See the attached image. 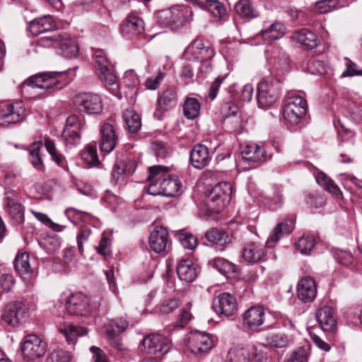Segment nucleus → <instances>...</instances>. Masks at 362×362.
I'll return each instance as SVG.
<instances>
[{"instance_id": "1", "label": "nucleus", "mask_w": 362, "mask_h": 362, "mask_svg": "<svg viewBox=\"0 0 362 362\" xmlns=\"http://www.w3.org/2000/svg\"><path fill=\"white\" fill-rule=\"evenodd\" d=\"M170 168L162 165H154L148 168V175L146 180L151 182L147 193L153 195L175 197L182 189V182L175 175L168 174Z\"/></svg>"}, {"instance_id": "2", "label": "nucleus", "mask_w": 362, "mask_h": 362, "mask_svg": "<svg viewBox=\"0 0 362 362\" xmlns=\"http://www.w3.org/2000/svg\"><path fill=\"white\" fill-rule=\"evenodd\" d=\"M157 19L160 25L176 30L193 21V11L188 6H175L160 11Z\"/></svg>"}, {"instance_id": "3", "label": "nucleus", "mask_w": 362, "mask_h": 362, "mask_svg": "<svg viewBox=\"0 0 362 362\" xmlns=\"http://www.w3.org/2000/svg\"><path fill=\"white\" fill-rule=\"evenodd\" d=\"M38 43L43 47H58L61 49L62 54L68 58L75 57L78 53L77 42L64 32L42 37L39 40Z\"/></svg>"}, {"instance_id": "4", "label": "nucleus", "mask_w": 362, "mask_h": 362, "mask_svg": "<svg viewBox=\"0 0 362 362\" xmlns=\"http://www.w3.org/2000/svg\"><path fill=\"white\" fill-rule=\"evenodd\" d=\"M308 109L305 99L301 96H290L284 105L283 116L284 119L290 125V128L296 129L300 127L303 118L305 117Z\"/></svg>"}, {"instance_id": "5", "label": "nucleus", "mask_w": 362, "mask_h": 362, "mask_svg": "<svg viewBox=\"0 0 362 362\" xmlns=\"http://www.w3.org/2000/svg\"><path fill=\"white\" fill-rule=\"evenodd\" d=\"M232 186L229 182H219L214 186L206 200L207 209L211 213H220L230 202Z\"/></svg>"}, {"instance_id": "6", "label": "nucleus", "mask_w": 362, "mask_h": 362, "mask_svg": "<svg viewBox=\"0 0 362 362\" xmlns=\"http://www.w3.org/2000/svg\"><path fill=\"white\" fill-rule=\"evenodd\" d=\"M282 90V83L276 78L262 81L257 86V103L265 108L273 105L279 98Z\"/></svg>"}, {"instance_id": "7", "label": "nucleus", "mask_w": 362, "mask_h": 362, "mask_svg": "<svg viewBox=\"0 0 362 362\" xmlns=\"http://www.w3.org/2000/svg\"><path fill=\"white\" fill-rule=\"evenodd\" d=\"M66 71L42 72L30 76L25 83L40 88L50 89L57 87L59 89L66 83Z\"/></svg>"}, {"instance_id": "8", "label": "nucleus", "mask_w": 362, "mask_h": 362, "mask_svg": "<svg viewBox=\"0 0 362 362\" xmlns=\"http://www.w3.org/2000/svg\"><path fill=\"white\" fill-rule=\"evenodd\" d=\"M28 317V309L22 302H11L5 305L2 315V320L11 327L21 325Z\"/></svg>"}, {"instance_id": "9", "label": "nucleus", "mask_w": 362, "mask_h": 362, "mask_svg": "<svg viewBox=\"0 0 362 362\" xmlns=\"http://www.w3.org/2000/svg\"><path fill=\"white\" fill-rule=\"evenodd\" d=\"M21 349L25 359L34 361L45 356L47 344L36 334H28L21 342Z\"/></svg>"}, {"instance_id": "10", "label": "nucleus", "mask_w": 362, "mask_h": 362, "mask_svg": "<svg viewBox=\"0 0 362 362\" xmlns=\"http://www.w3.org/2000/svg\"><path fill=\"white\" fill-rule=\"evenodd\" d=\"M214 337L206 332L194 331L189 334L187 343V349L194 355L208 353L214 346Z\"/></svg>"}, {"instance_id": "11", "label": "nucleus", "mask_w": 362, "mask_h": 362, "mask_svg": "<svg viewBox=\"0 0 362 362\" xmlns=\"http://www.w3.org/2000/svg\"><path fill=\"white\" fill-rule=\"evenodd\" d=\"M74 103L80 112L87 114H98L103 108L100 96L92 93L76 95L74 98Z\"/></svg>"}, {"instance_id": "12", "label": "nucleus", "mask_w": 362, "mask_h": 362, "mask_svg": "<svg viewBox=\"0 0 362 362\" xmlns=\"http://www.w3.org/2000/svg\"><path fill=\"white\" fill-rule=\"evenodd\" d=\"M257 361L264 362L266 358L260 351L254 345L245 346H236L230 349L228 353L227 362H250L251 358Z\"/></svg>"}, {"instance_id": "13", "label": "nucleus", "mask_w": 362, "mask_h": 362, "mask_svg": "<svg viewBox=\"0 0 362 362\" xmlns=\"http://www.w3.org/2000/svg\"><path fill=\"white\" fill-rule=\"evenodd\" d=\"M143 346L147 353L150 354H160L165 355L172 348V343L169 338L158 333L148 334L142 341Z\"/></svg>"}, {"instance_id": "14", "label": "nucleus", "mask_w": 362, "mask_h": 362, "mask_svg": "<svg viewBox=\"0 0 362 362\" xmlns=\"http://www.w3.org/2000/svg\"><path fill=\"white\" fill-rule=\"evenodd\" d=\"M25 110L21 103H9L0 110V124H16L24 120Z\"/></svg>"}, {"instance_id": "15", "label": "nucleus", "mask_w": 362, "mask_h": 362, "mask_svg": "<svg viewBox=\"0 0 362 362\" xmlns=\"http://www.w3.org/2000/svg\"><path fill=\"white\" fill-rule=\"evenodd\" d=\"M145 30L144 22L139 16L128 14L119 26V32L127 39H132Z\"/></svg>"}, {"instance_id": "16", "label": "nucleus", "mask_w": 362, "mask_h": 362, "mask_svg": "<svg viewBox=\"0 0 362 362\" xmlns=\"http://www.w3.org/2000/svg\"><path fill=\"white\" fill-rule=\"evenodd\" d=\"M177 103V94L174 88L163 90L158 95L154 116L160 119L163 115L173 108Z\"/></svg>"}, {"instance_id": "17", "label": "nucleus", "mask_w": 362, "mask_h": 362, "mask_svg": "<svg viewBox=\"0 0 362 362\" xmlns=\"http://www.w3.org/2000/svg\"><path fill=\"white\" fill-rule=\"evenodd\" d=\"M65 308L71 315H86L89 313V299L83 293L78 292L69 296Z\"/></svg>"}, {"instance_id": "18", "label": "nucleus", "mask_w": 362, "mask_h": 362, "mask_svg": "<svg viewBox=\"0 0 362 362\" xmlns=\"http://www.w3.org/2000/svg\"><path fill=\"white\" fill-rule=\"evenodd\" d=\"M243 327L249 331H257L265 320V313L260 306H252L242 315Z\"/></svg>"}, {"instance_id": "19", "label": "nucleus", "mask_w": 362, "mask_h": 362, "mask_svg": "<svg viewBox=\"0 0 362 362\" xmlns=\"http://www.w3.org/2000/svg\"><path fill=\"white\" fill-rule=\"evenodd\" d=\"M214 308L219 315L230 317L238 310L236 298L228 293H222L218 296L217 300L214 301Z\"/></svg>"}, {"instance_id": "20", "label": "nucleus", "mask_w": 362, "mask_h": 362, "mask_svg": "<svg viewBox=\"0 0 362 362\" xmlns=\"http://www.w3.org/2000/svg\"><path fill=\"white\" fill-rule=\"evenodd\" d=\"M100 150L103 153H110L115 149L118 142V137L115 130L112 125L105 123L100 127Z\"/></svg>"}, {"instance_id": "21", "label": "nucleus", "mask_w": 362, "mask_h": 362, "mask_svg": "<svg viewBox=\"0 0 362 362\" xmlns=\"http://www.w3.org/2000/svg\"><path fill=\"white\" fill-rule=\"evenodd\" d=\"M316 295L317 285L315 280L309 276L302 278L297 286L298 298L303 303H311Z\"/></svg>"}, {"instance_id": "22", "label": "nucleus", "mask_w": 362, "mask_h": 362, "mask_svg": "<svg viewBox=\"0 0 362 362\" xmlns=\"http://www.w3.org/2000/svg\"><path fill=\"white\" fill-rule=\"evenodd\" d=\"M291 39L300 45L305 49H313L317 47L320 42L316 33L307 28H302L293 32Z\"/></svg>"}, {"instance_id": "23", "label": "nucleus", "mask_w": 362, "mask_h": 362, "mask_svg": "<svg viewBox=\"0 0 362 362\" xmlns=\"http://www.w3.org/2000/svg\"><path fill=\"white\" fill-rule=\"evenodd\" d=\"M266 246L255 242H248L242 249L243 258L249 263H256L263 259Z\"/></svg>"}, {"instance_id": "24", "label": "nucleus", "mask_w": 362, "mask_h": 362, "mask_svg": "<svg viewBox=\"0 0 362 362\" xmlns=\"http://www.w3.org/2000/svg\"><path fill=\"white\" fill-rule=\"evenodd\" d=\"M264 27L259 35L267 43L281 38L286 33V28L280 21H276L268 25L267 22H264Z\"/></svg>"}, {"instance_id": "25", "label": "nucleus", "mask_w": 362, "mask_h": 362, "mask_svg": "<svg viewBox=\"0 0 362 362\" xmlns=\"http://www.w3.org/2000/svg\"><path fill=\"white\" fill-rule=\"evenodd\" d=\"M168 244V231L162 226L156 227L149 236V245L156 252L160 253L165 250Z\"/></svg>"}, {"instance_id": "26", "label": "nucleus", "mask_w": 362, "mask_h": 362, "mask_svg": "<svg viewBox=\"0 0 362 362\" xmlns=\"http://www.w3.org/2000/svg\"><path fill=\"white\" fill-rule=\"evenodd\" d=\"M189 159L195 168H204L211 160L208 147L201 144L195 145L190 152Z\"/></svg>"}, {"instance_id": "27", "label": "nucleus", "mask_w": 362, "mask_h": 362, "mask_svg": "<svg viewBox=\"0 0 362 362\" xmlns=\"http://www.w3.org/2000/svg\"><path fill=\"white\" fill-rule=\"evenodd\" d=\"M316 319L324 331H332L337 325L334 311L328 305H325L316 311Z\"/></svg>"}, {"instance_id": "28", "label": "nucleus", "mask_w": 362, "mask_h": 362, "mask_svg": "<svg viewBox=\"0 0 362 362\" xmlns=\"http://www.w3.org/2000/svg\"><path fill=\"white\" fill-rule=\"evenodd\" d=\"M295 217L291 216L284 219L279 223L273 230V232L269 235L267 245L270 247V243L272 242L276 243L284 235H288L292 232L294 228Z\"/></svg>"}, {"instance_id": "29", "label": "nucleus", "mask_w": 362, "mask_h": 362, "mask_svg": "<svg viewBox=\"0 0 362 362\" xmlns=\"http://www.w3.org/2000/svg\"><path fill=\"white\" fill-rule=\"evenodd\" d=\"M241 155L244 160L259 164L265 160L266 151L256 144H249L243 148Z\"/></svg>"}, {"instance_id": "30", "label": "nucleus", "mask_w": 362, "mask_h": 362, "mask_svg": "<svg viewBox=\"0 0 362 362\" xmlns=\"http://www.w3.org/2000/svg\"><path fill=\"white\" fill-rule=\"evenodd\" d=\"M56 28L57 24L50 16L35 18L30 23V31L36 36L45 32L54 30Z\"/></svg>"}, {"instance_id": "31", "label": "nucleus", "mask_w": 362, "mask_h": 362, "mask_svg": "<svg viewBox=\"0 0 362 362\" xmlns=\"http://www.w3.org/2000/svg\"><path fill=\"white\" fill-rule=\"evenodd\" d=\"M177 274L180 280L192 282L197 276L196 264L190 259H183L177 266Z\"/></svg>"}, {"instance_id": "32", "label": "nucleus", "mask_w": 362, "mask_h": 362, "mask_svg": "<svg viewBox=\"0 0 362 362\" xmlns=\"http://www.w3.org/2000/svg\"><path fill=\"white\" fill-rule=\"evenodd\" d=\"M6 211L16 224L22 223L24 221V209L23 206L14 199L6 198Z\"/></svg>"}, {"instance_id": "33", "label": "nucleus", "mask_w": 362, "mask_h": 362, "mask_svg": "<svg viewBox=\"0 0 362 362\" xmlns=\"http://www.w3.org/2000/svg\"><path fill=\"white\" fill-rule=\"evenodd\" d=\"M191 49L196 58L200 62L207 61L214 56V51L209 43H205L202 40H194L191 45Z\"/></svg>"}, {"instance_id": "34", "label": "nucleus", "mask_w": 362, "mask_h": 362, "mask_svg": "<svg viewBox=\"0 0 362 362\" xmlns=\"http://www.w3.org/2000/svg\"><path fill=\"white\" fill-rule=\"evenodd\" d=\"M209 264L226 277L233 276L236 273V265L223 257H215Z\"/></svg>"}, {"instance_id": "35", "label": "nucleus", "mask_w": 362, "mask_h": 362, "mask_svg": "<svg viewBox=\"0 0 362 362\" xmlns=\"http://www.w3.org/2000/svg\"><path fill=\"white\" fill-rule=\"evenodd\" d=\"M205 237L209 242L221 246L230 244L233 241L232 236L229 235L228 233L216 228L206 231Z\"/></svg>"}, {"instance_id": "36", "label": "nucleus", "mask_w": 362, "mask_h": 362, "mask_svg": "<svg viewBox=\"0 0 362 362\" xmlns=\"http://www.w3.org/2000/svg\"><path fill=\"white\" fill-rule=\"evenodd\" d=\"M59 332L65 337L69 344H74L78 337L86 335L88 333L85 327L74 325H65L59 328Z\"/></svg>"}, {"instance_id": "37", "label": "nucleus", "mask_w": 362, "mask_h": 362, "mask_svg": "<svg viewBox=\"0 0 362 362\" xmlns=\"http://www.w3.org/2000/svg\"><path fill=\"white\" fill-rule=\"evenodd\" d=\"M123 119L129 133H136L141 127V117L134 110H126L123 113Z\"/></svg>"}, {"instance_id": "38", "label": "nucleus", "mask_w": 362, "mask_h": 362, "mask_svg": "<svg viewBox=\"0 0 362 362\" xmlns=\"http://www.w3.org/2000/svg\"><path fill=\"white\" fill-rule=\"evenodd\" d=\"M197 4L201 8L211 12L218 19H221L226 13L225 6L218 0H205L197 2Z\"/></svg>"}, {"instance_id": "39", "label": "nucleus", "mask_w": 362, "mask_h": 362, "mask_svg": "<svg viewBox=\"0 0 362 362\" xmlns=\"http://www.w3.org/2000/svg\"><path fill=\"white\" fill-rule=\"evenodd\" d=\"M45 146L47 151L50 155L52 161H54L58 166L64 168L66 165L65 156L57 148L56 144L53 140L49 137L45 138Z\"/></svg>"}, {"instance_id": "40", "label": "nucleus", "mask_w": 362, "mask_h": 362, "mask_svg": "<svg viewBox=\"0 0 362 362\" xmlns=\"http://www.w3.org/2000/svg\"><path fill=\"white\" fill-rule=\"evenodd\" d=\"M201 105L197 99L194 98H187L182 105L184 116L187 119H196L200 113Z\"/></svg>"}, {"instance_id": "41", "label": "nucleus", "mask_w": 362, "mask_h": 362, "mask_svg": "<svg viewBox=\"0 0 362 362\" xmlns=\"http://www.w3.org/2000/svg\"><path fill=\"white\" fill-rule=\"evenodd\" d=\"M317 182L330 194L338 197L341 190L333 180L324 173H318L316 175Z\"/></svg>"}, {"instance_id": "42", "label": "nucleus", "mask_w": 362, "mask_h": 362, "mask_svg": "<svg viewBox=\"0 0 362 362\" xmlns=\"http://www.w3.org/2000/svg\"><path fill=\"white\" fill-rule=\"evenodd\" d=\"M14 267L18 273L24 276L31 272L29 255L27 252L18 253L14 260Z\"/></svg>"}, {"instance_id": "43", "label": "nucleus", "mask_w": 362, "mask_h": 362, "mask_svg": "<svg viewBox=\"0 0 362 362\" xmlns=\"http://www.w3.org/2000/svg\"><path fill=\"white\" fill-rule=\"evenodd\" d=\"M235 8L237 13L244 18H253L258 15L257 11L252 6L250 0H240L235 4Z\"/></svg>"}, {"instance_id": "44", "label": "nucleus", "mask_w": 362, "mask_h": 362, "mask_svg": "<svg viewBox=\"0 0 362 362\" xmlns=\"http://www.w3.org/2000/svg\"><path fill=\"white\" fill-rule=\"evenodd\" d=\"M82 159L88 164L95 165L98 164L99 159L97 153L96 143L88 144L81 153Z\"/></svg>"}, {"instance_id": "45", "label": "nucleus", "mask_w": 362, "mask_h": 362, "mask_svg": "<svg viewBox=\"0 0 362 362\" xmlns=\"http://www.w3.org/2000/svg\"><path fill=\"white\" fill-rule=\"evenodd\" d=\"M99 78L104 83L107 88L112 90L117 88V78L109 67L100 71Z\"/></svg>"}, {"instance_id": "46", "label": "nucleus", "mask_w": 362, "mask_h": 362, "mask_svg": "<svg viewBox=\"0 0 362 362\" xmlns=\"http://www.w3.org/2000/svg\"><path fill=\"white\" fill-rule=\"evenodd\" d=\"M315 245V240L313 235H303L296 244V247L302 254L307 255L310 253Z\"/></svg>"}, {"instance_id": "47", "label": "nucleus", "mask_w": 362, "mask_h": 362, "mask_svg": "<svg viewBox=\"0 0 362 362\" xmlns=\"http://www.w3.org/2000/svg\"><path fill=\"white\" fill-rule=\"evenodd\" d=\"M71 355L62 349L53 350L48 356L45 362H70Z\"/></svg>"}, {"instance_id": "48", "label": "nucleus", "mask_w": 362, "mask_h": 362, "mask_svg": "<svg viewBox=\"0 0 362 362\" xmlns=\"http://www.w3.org/2000/svg\"><path fill=\"white\" fill-rule=\"evenodd\" d=\"M338 0H320L315 3V10L318 13H326L338 8Z\"/></svg>"}, {"instance_id": "49", "label": "nucleus", "mask_w": 362, "mask_h": 362, "mask_svg": "<svg viewBox=\"0 0 362 362\" xmlns=\"http://www.w3.org/2000/svg\"><path fill=\"white\" fill-rule=\"evenodd\" d=\"M177 236L184 248L193 250L196 247L197 240L194 235L182 231L178 233Z\"/></svg>"}, {"instance_id": "50", "label": "nucleus", "mask_w": 362, "mask_h": 362, "mask_svg": "<svg viewBox=\"0 0 362 362\" xmlns=\"http://www.w3.org/2000/svg\"><path fill=\"white\" fill-rule=\"evenodd\" d=\"M110 325L115 327L116 329H107V334L110 339H113L116 332L122 333L126 330L129 325L128 321L124 318H118L111 322Z\"/></svg>"}, {"instance_id": "51", "label": "nucleus", "mask_w": 362, "mask_h": 362, "mask_svg": "<svg viewBox=\"0 0 362 362\" xmlns=\"http://www.w3.org/2000/svg\"><path fill=\"white\" fill-rule=\"evenodd\" d=\"M180 302L177 298H169L164 300L159 308V313L162 315H169L179 308Z\"/></svg>"}, {"instance_id": "52", "label": "nucleus", "mask_w": 362, "mask_h": 362, "mask_svg": "<svg viewBox=\"0 0 362 362\" xmlns=\"http://www.w3.org/2000/svg\"><path fill=\"white\" fill-rule=\"evenodd\" d=\"M123 84L129 89H136L135 93L137 90V87L139 84V80L137 75L132 70H128L125 72L122 78Z\"/></svg>"}, {"instance_id": "53", "label": "nucleus", "mask_w": 362, "mask_h": 362, "mask_svg": "<svg viewBox=\"0 0 362 362\" xmlns=\"http://www.w3.org/2000/svg\"><path fill=\"white\" fill-rule=\"evenodd\" d=\"M81 132L69 131L68 129H64L62 137L64 139L66 146H74L78 144L81 140L80 136Z\"/></svg>"}, {"instance_id": "54", "label": "nucleus", "mask_w": 362, "mask_h": 362, "mask_svg": "<svg viewBox=\"0 0 362 362\" xmlns=\"http://www.w3.org/2000/svg\"><path fill=\"white\" fill-rule=\"evenodd\" d=\"M83 126L84 124L83 123L82 120L78 118V116L75 115H71L69 116L66 119L64 129H69V131L74 130L76 132H81Z\"/></svg>"}, {"instance_id": "55", "label": "nucleus", "mask_w": 362, "mask_h": 362, "mask_svg": "<svg viewBox=\"0 0 362 362\" xmlns=\"http://www.w3.org/2000/svg\"><path fill=\"white\" fill-rule=\"evenodd\" d=\"M268 339L270 345L275 348H284L288 343V337L282 334H273Z\"/></svg>"}, {"instance_id": "56", "label": "nucleus", "mask_w": 362, "mask_h": 362, "mask_svg": "<svg viewBox=\"0 0 362 362\" xmlns=\"http://www.w3.org/2000/svg\"><path fill=\"white\" fill-rule=\"evenodd\" d=\"M334 258L339 264L345 267L351 266L354 261L352 255L344 250L337 251L334 254Z\"/></svg>"}, {"instance_id": "57", "label": "nucleus", "mask_w": 362, "mask_h": 362, "mask_svg": "<svg viewBox=\"0 0 362 362\" xmlns=\"http://www.w3.org/2000/svg\"><path fill=\"white\" fill-rule=\"evenodd\" d=\"M164 72L159 71L156 76H151L146 80L145 86L147 89L156 90L160 85L161 81L165 78Z\"/></svg>"}, {"instance_id": "58", "label": "nucleus", "mask_w": 362, "mask_h": 362, "mask_svg": "<svg viewBox=\"0 0 362 362\" xmlns=\"http://www.w3.org/2000/svg\"><path fill=\"white\" fill-rule=\"evenodd\" d=\"M308 357V349L305 347H300L285 362H307Z\"/></svg>"}, {"instance_id": "59", "label": "nucleus", "mask_w": 362, "mask_h": 362, "mask_svg": "<svg viewBox=\"0 0 362 362\" xmlns=\"http://www.w3.org/2000/svg\"><path fill=\"white\" fill-rule=\"evenodd\" d=\"M225 76H219L217 78H216L215 80L210 84L208 94V98L210 100H214L216 98L218 90L221 88L222 83L225 80Z\"/></svg>"}, {"instance_id": "60", "label": "nucleus", "mask_w": 362, "mask_h": 362, "mask_svg": "<svg viewBox=\"0 0 362 362\" xmlns=\"http://www.w3.org/2000/svg\"><path fill=\"white\" fill-rule=\"evenodd\" d=\"M96 68L100 71L107 69L110 66V62L107 59L103 51L98 50L94 53Z\"/></svg>"}, {"instance_id": "61", "label": "nucleus", "mask_w": 362, "mask_h": 362, "mask_svg": "<svg viewBox=\"0 0 362 362\" xmlns=\"http://www.w3.org/2000/svg\"><path fill=\"white\" fill-rule=\"evenodd\" d=\"M111 240L105 236H103L100 243L99 245L96 247V250L98 254L104 256L106 257L110 254V245Z\"/></svg>"}, {"instance_id": "62", "label": "nucleus", "mask_w": 362, "mask_h": 362, "mask_svg": "<svg viewBox=\"0 0 362 362\" xmlns=\"http://www.w3.org/2000/svg\"><path fill=\"white\" fill-rule=\"evenodd\" d=\"M90 233L91 230L89 228H84L81 229L77 235V245L81 254H82L83 251V243L88 240Z\"/></svg>"}, {"instance_id": "63", "label": "nucleus", "mask_w": 362, "mask_h": 362, "mask_svg": "<svg viewBox=\"0 0 362 362\" xmlns=\"http://www.w3.org/2000/svg\"><path fill=\"white\" fill-rule=\"evenodd\" d=\"M127 177V175H126L124 170H123L122 165L117 162L112 172V179L115 182H117L119 180H124Z\"/></svg>"}, {"instance_id": "64", "label": "nucleus", "mask_w": 362, "mask_h": 362, "mask_svg": "<svg viewBox=\"0 0 362 362\" xmlns=\"http://www.w3.org/2000/svg\"><path fill=\"white\" fill-rule=\"evenodd\" d=\"M90 351L93 354L92 360L93 362H107V356L104 351L98 347H90Z\"/></svg>"}]
</instances>
